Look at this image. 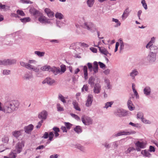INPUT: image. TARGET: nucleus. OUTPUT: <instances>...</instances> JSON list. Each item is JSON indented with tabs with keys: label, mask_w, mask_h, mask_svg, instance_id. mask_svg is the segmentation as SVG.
<instances>
[{
	"label": "nucleus",
	"mask_w": 158,
	"mask_h": 158,
	"mask_svg": "<svg viewBox=\"0 0 158 158\" xmlns=\"http://www.w3.org/2000/svg\"><path fill=\"white\" fill-rule=\"evenodd\" d=\"M1 104L0 102V110L6 114L11 113L16 110L19 104L17 101H6L3 104L2 106H1Z\"/></svg>",
	"instance_id": "nucleus-1"
},
{
	"label": "nucleus",
	"mask_w": 158,
	"mask_h": 158,
	"mask_svg": "<svg viewBox=\"0 0 158 158\" xmlns=\"http://www.w3.org/2000/svg\"><path fill=\"white\" fill-rule=\"evenodd\" d=\"M37 63V62L35 60H28L27 63L21 61L20 62V64L22 66L25 67L28 70H33L35 72L37 73L40 71L39 69L31 64H35Z\"/></svg>",
	"instance_id": "nucleus-2"
},
{
	"label": "nucleus",
	"mask_w": 158,
	"mask_h": 158,
	"mask_svg": "<svg viewBox=\"0 0 158 158\" xmlns=\"http://www.w3.org/2000/svg\"><path fill=\"white\" fill-rule=\"evenodd\" d=\"M114 114L117 116L122 117L130 115L131 112L121 108H118L114 111Z\"/></svg>",
	"instance_id": "nucleus-3"
},
{
	"label": "nucleus",
	"mask_w": 158,
	"mask_h": 158,
	"mask_svg": "<svg viewBox=\"0 0 158 158\" xmlns=\"http://www.w3.org/2000/svg\"><path fill=\"white\" fill-rule=\"evenodd\" d=\"M82 27L91 32H94L97 31V29L95 25L92 22L88 21L85 22L82 25Z\"/></svg>",
	"instance_id": "nucleus-4"
},
{
	"label": "nucleus",
	"mask_w": 158,
	"mask_h": 158,
	"mask_svg": "<svg viewBox=\"0 0 158 158\" xmlns=\"http://www.w3.org/2000/svg\"><path fill=\"white\" fill-rule=\"evenodd\" d=\"M81 120L85 125H89L93 123L92 119L86 115H82L81 118Z\"/></svg>",
	"instance_id": "nucleus-5"
},
{
	"label": "nucleus",
	"mask_w": 158,
	"mask_h": 158,
	"mask_svg": "<svg viewBox=\"0 0 158 158\" xmlns=\"http://www.w3.org/2000/svg\"><path fill=\"white\" fill-rule=\"evenodd\" d=\"M24 146V142L22 141L18 142L15 147L14 151L17 153H20L22 150Z\"/></svg>",
	"instance_id": "nucleus-6"
},
{
	"label": "nucleus",
	"mask_w": 158,
	"mask_h": 158,
	"mask_svg": "<svg viewBox=\"0 0 158 158\" xmlns=\"http://www.w3.org/2000/svg\"><path fill=\"white\" fill-rule=\"evenodd\" d=\"M156 52H150L147 56V59L151 63L154 62L156 59Z\"/></svg>",
	"instance_id": "nucleus-7"
},
{
	"label": "nucleus",
	"mask_w": 158,
	"mask_h": 158,
	"mask_svg": "<svg viewBox=\"0 0 158 158\" xmlns=\"http://www.w3.org/2000/svg\"><path fill=\"white\" fill-rule=\"evenodd\" d=\"M12 38V36L11 35H6L5 38V42L4 44L8 45H11L13 44V41H11L10 39Z\"/></svg>",
	"instance_id": "nucleus-8"
},
{
	"label": "nucleus",
	"mask_w": 158,
	"mask_h": 158,
	"mask_svg": "<svg viewBox=\"0 0 158 158\" xmlns=\"http://www.w3.org/2000/svg\"><path fill=\"white\" fill-rule=\"evenodd\" d=\"M98 47L100 52L106 56L107 57H110L111 55V54L109 53L105 48L103 47H100L98 46H95Z\"/></svg>",
	"instance_id": "nucleus-9"
},
{
	"label": "nucleus",
	"mask_w": 158,
	"mask_h": 158,
	"mask_svg": "<svg viewBox=\"0 0 158 158\" xmlns=\"http://www.w3.org/2000/svg\"><path fill=\"white\" fill-rule=\"evenodd\" d=\"M93 91L95 94H98L101 92V85L98 83L95 84L94 85Z\"/></svg>",
	"instance_id": "nucleus-10"
},
{
	"label": "nucleus",
	"mask_w": 158,
	"mask_h": 158,
	"mask_svg": "<svg viewBox=\"0 0 158 158\" xmlns=\"http://www.w3.org/2000/svg\"><path fill=\"white\" fill-rule=\"evenodd\" d=\"M119 43V45H120V52L121 53L124 49V47L128 46L127 44L126 43H124L121 38L119 39L118 40V42Z\"/></svg>",
	"instance_id": "nucleus-11"
},
{
	"label": "nucleus",
	"mask_w": 158,
	"mask_h": 158,
	"mask_svg": "<svg viewBox=\"0 0 158 158\" xmlns=\"http://www.w3.org/2000/svg\"><path fill=\"white\" fill-rule=\"evenodd\" d=\"M131 97H130L127 102V104L129 110L130 111H132L135 109L134 105L133 104L131 100Z\"/></svg>",
	"instance_id": "nucleus-12"
},
{
	"label": "nucleus",
	"mask_w": 158,
	"mask_h": 158,
	"mask_svg": "<svg viewBox=\"0 0 158 158\" xmlns=\"http://www.w3.org/2000/svg\"><path fill=\"white\" fill-rule=\"evenodd\" d=\"M30 14L36 17L40 15V12L33 7H31L29 10Z\"/></svg>",
	"instance_id": "nucleus-13"
},
{
	"label": "nucleus",
	"mask_w": 158,
	"mask_h": 158,
	"mask_svg": "<svg viewBox=\"0 0 158 158\" xmlns=\"http://www.w3.org/2000/svg\"><path fill=\"white\" fill-rule=\"evenodd\" d=\"M47 112L45 110H44L40 113L38 115V118L41 120H44L47 118Z\"/></svg>",
	"instance_id": "nucleus-14"
},
{
	"label": "nucleus",
	"mask_w": 158,
	"mask_h": 158,
	"mask_svg": "<svg viewBox=\"0 0 158 158\" xmlns=\"http://www.w3.org/2000/svg\"><path fill=\"white\" fill-rule=\"evenodd\" d=\"M39 21L42 23L45 24L46 23H49L50 21L49 19H47L44 16H41L38 18Z\"/></svg>",
	"instance_id": "nucleus-15"
},
{
	"label": "nucleus",
	"mask_w": 158,
	"mask_h": 158,
	"mask_svg": "<svg viewBox=\"0 0 158 158\" xmlns=\"http://www.w3.org/2000/svg\"><path fill=\"white\" fill-rule=\"evenodd\" d=\"M122 135H130L135 134L136 133L135 131L131 130L121 131Z\"/></svg>",
	"instance_id": "nucleus-16"
},
{
	"label": "nucleus",
	"mask_w": 158,
	"mask_h": 158,
	"mask_svg": "<svg viewBox=\"0 0 158 158\" xmlns=\"http://www.w3.org/2000/svg\"><path fill=\"white\" fill-rule=\"evenodd\" d=\"M151 89L150 87L148 86H146L143 89V94L146 96H149L151 94Z\"/></svg>",
	"instance_id": "nucleus-17"
},
{
	"label": "nucleus",
	"mask_w": 158,
	"mask_h": 158,
	"mask_svg": "<svg viewBox=\"0 0 158 158\" xmlns=\"http://www.w3.org/2000/svg\"><path fill=\"white\" fill-rule=\"evenodd\" d=\"M135 145L137 147V150L138 151H140V148H144L145 147V144L143 142L137 141L135 143Z\"/></svg>",
	"instance_id": "nucleus-18"
},
{
	"label": "nucleus",
	"mask_w": 158,
	"mask_h": 158,
	"mask_svg": "<svg viewBox=\"0 0 158 158\" xmlns=\"http://www.w3.org/2000/svg\"><path fill=\"white\" fill-rule=\"evenodd\" d=\"M139 74V72L137 69H133L129 73V75L132 79H134L135 77L138 76Z\"/></svg>",
	"instance_id": "nucleus-19"
},
{
	"label": "nucleus",
	"mask_w": 158,
	"mask_h": 158,
	"mask_svg": "<svg viewBox=\"0 0 158 158\" xmlns=\"http://www.w3.org/2000/svg\"><path fill=\"white\" fill-rule=\"evenodd\" d=\"M51 72L55 75L60 74V68L55 66L51 67L50 70Z\"/></svg>",
	"instance_id": "nucleus-20"
},
{
	"label": "nucleus",
	"mask_w": 158,
	"mask_h": 158,
	"mask_svg": "<svg viewBox=\"0 0 158 158\" xmlns=\"http://www.w3.org/2000/svg\"><path fill=\"white\" fill-rule=\"evenodd\" d=\"M130 10H129V8H127L124 11V12L122 16V19L123 20H124L129 15L130 13Z\"/></svg>",
	"instance_id": "nucleus-21"
},
{
	"label": "nucleus",
	"mask_w": 158,
	"mask_h": 158,
	"mask_svg": "<svg viewBox=\"0 0 158 158\" xmlns=\"http://www.w3.org/2000/svg\"><path fill=\"white\" fill-rule=\"evenodd\" d=\"M93 96L91 94L89 95L86 101L85 105L87 107H89L91 106L93 101Z\"/></svg>",
	"instance_id": "nucleus-22"
},
{
	"label": "nucleus",
	"mask_w": 158,
	"mask_h": 158,
	"mask_svg": "<svg viewBox=\"0 0 158 158\" xmlns=\"http://www.w3.org/2000/svg\"><path fill=\"white\" fill-rule=\"evenodd\" d=\"M55 82V81L50 78H47L42 82L43 84L47 83L50 85H52Z\"/></svg>",
	"instance_id": "nucleus-23"
},
{
	"label": "nucleus",
	"mask_w": 158,
	"mask_h": 158,
	"mask_svg": "<svg viewBox=\"0 0 158 158\" xmlns=\"http://www.w3.org/2000/svg\"><path fill=\"white\" fill-rule=\"evenodd\" d=\"M33 127L34 126L32 124H30L24 127V131L26 133L29 134L33 130Z\"/></svg>",
	"instance_id": "nucleus-24"
},
{
	"label": "nucleus",
	"mask_w": 158,
	"mask_h": 158,
	"mask_svg": "<svg viewBox=\"0 0 158 158\" xmlns=\"http://www.w3.org/2000/svg\"><path fill=\"white\" fill-rule=\"evenodd\" d=\"M146 48L147 49H148L150 51V52H154L157 53V46L154 45H152L151 46L148 45V47L147 48L146 46Z\"/></svg>",
	"instance_id": "nucleus-25"
},
{
	"label": "nucleus",
	"mask_w": 158,
	"mask_h": 158,
	"mask_svg": "<svg viewBox=\"0 0 158 158\" xmlns=\"http://www.w3.org/2000/svg\"><path fill=\"white\" fill-rule=\"evenodd\" d=\"M93 74H94L98 72V62L97 61H94L93 63Z\"/></svg>",
	"instance_id": "nucleus-26"
},
{
	"label": "nucleus",
	"mask_w": 158,
	"mask_h": 158,
	"mask_svg": "<svg viewBox=\"0 0 158 158\" xmlns=\"http://www.w3.org/2000/svg\"><path fill=\"white\" fill-rule=\"evenodd\" d=\"M44 11L49 17L52 18L54 16V13L50 9L48 8H45Z\"/></svg>",
	"instance_id": "nucleus-27"
},
{
	"label": "nucleus",
	"mask_w": 158,
	"mask_h": 158,
	"mask_svg": "<svg viewBox=\"0 0 158 158\" xmlns=\"http://www.w3.org/2000/svg\"><path fill=\"white\" fill-rule=\"evenodd\" d=\"M32 78V75L30 72H26L24 74L23 78L26 80H29Z\"/></svg>",
	"instance_id": "nucleus-28"
},
{
	"label": "nucleus",
	"mask_w": 158,
	"mask_h": 158,
	"mask_svg": "<svg viewBox=\"0 0 158 158\" xmlns=\"http://www.w3.org/2000/svg\"><path fill=\"white\" fill-rule=\"evenodd\" d=\"M10 7L7 5H2L0 2V10H2L3 11H5L9 10Z\"/></svg>",
	"instance_id": "nucleus-29"
},
{
	"label": "nucleus",
	"mask_w": 158,
	"mask_h": 158,
	"mask_svg": "<svg viewBox=\"0 0 158 158\" xmlns=\"http://www.w3.org/2000/svg\"><path fill=\"white\" fill-rule=\"evenodd\" d=\"M72 104L74 108L76 110L79 111H81V109L78 106V103L76 101H73Z\"/></svg>",
	"instance_id": "nucleus-30"
},
{
	"label": "nucleus",
	"mask_w": 158,
	"mask_h": 158,
	"mask_svg": "<svg viewBox=\"0 0 158 158\" xmlns=\"http://www.w3.org/2000/svg\"><path fill=\"white\" fill-rule=\"evenodd\" d=\"M74 130L77 133L79 134L82 132V129L81 127L80 126H76L74 128Z\"/></svg>",
	"instance_id": "nucleus-31"
},
{
	"label": "nucleus",
	"mask_w": 158,
	"mask_h": 158,
	"mask_svg": "<svg viewBox=\"0 0 158 158\" xmlns=\"http://www.w3.org/2000/svg\"><path fill=\"white\" fill-rule=\"evenodd\" d=\"M51 67L49 65H45L41 67L40 69L43 71H48L50 72Z\"/></svg>",
	"instance_id": "nucleus-32"
},
{
	"label": "nucleus",
	"mask_w": 158,
	"mask_h": 158,
	"mask_svg": "<svg viewBox=\"0 0 158 158\" xmlns=\"http://www.w3.org/2000/svg\"><path fill=\"white\" fill-rule=\"evenodd\" d=\"M22 131H14L12 132L13 135L15 137L17 138L22 134Z\"/></svg>",
	"instance_id": "nucleus-33"
},
{
	"label": "nucleus",
	"mask_w": 158,
	"mask_h": 158,
	"mask_svg": "<svg viewBox=\"0 0 158 158\" xmlns=\"http://www.w3.org/2000/svg\"><path fill=\"white\" fill-rule=\"evenodd\" d=\"M64 20H63L62 19H61V20H57L56 21V26L60 27L64 24Z\"/></svg>",
	"instance_id": "nucleus-34"
},
{
	"label": "nucleus",
	"mask_w": 158,
	"mask_h": 158,
	"mask_svg": "<svg viewBox=\"0 0 158 158\" xmlns=\"http://www.w3.org/2000/svg\"><path fill=\"white\" fill-rule=\"evenodd\" d=\"M105 82L106 84V86L108 89H110L112 88V85L110 84V81L109 79L107 78H105Z\"/></svg>",
	"instance_id": "nucleus-35"
},
{
	"label": "nucleus",
	"mask_w": 158,
	"mask_h": 158,
	"mask_svg": "<svg viewBox=\"0 0 158 158\" xmlns=\"http://www.w3.org/2000/svg\"><path fill=\"white\" fill-rule=\"evenodd\" d=\"M53 130L54 131L55 136L56 137H58L59 134L58 133L60 132V130L59 128L56 127H54L53 128Z\"/></svg>",
	"instance_id": "nucleus-36"
},
{
	"label": "nucleus",
	"mask_w": 158,
	"mask_h": 158,
	"mask_svg": "<svg viewBox=\"0 0 158 158\" xmlns=\"http://www.w3.org/2000/svg\"><path fill=\"white\" fill-rule=\"evenodd\" d=\"M58 99L63 102L64 104L66 103V102L65 99V98L60 93L59 94L58 97Z\"/></svg>",
	"instance_id": "nucleus-37"
},
{
	"label": "nucleus",
	"mask_w": 158,
	"mask_h": 158,
	"mask_svg": "<svg viewBox=\"0 0 158 158\" xmlns=\"http://www.w3.org/2000/svg\"><path fill=\"white\" fill-rule=\"evenodd\" d=\"M141 153L145 157H149L151 156V154L149 153V152L146 150H142L141 152Z\"/></svg>",
	"instance_id": "nucleus-38"
},
{
	"label": "nucleus",
	"mask_w": 158,
	"mask_h": 158,
	"mask_svg": "<svg viewBox=\"0 0 158 158\" xmlns=\"http://www.w3.org/2000/svg\"><path fill=\"white\" fill-rule=\"evenodd\" d=\"M95 79L93 77H90L88 80V83L90 85L91 87L94 86Z\"/></svg>",
	"instance_id": "nucleus-39"
},
{
	"label": "nucleus",
	"mask_w": 158,
	"mask_h": 158,
	"mask_svg": "<svg viewBox=\"0 0 158 158\" xmlns=\"http://www.w3.org/2000/svg\"><path fill=\"white\" fill-rule=\"evenodd\" d=\"M83 70L84 73V78L86 80L88 78L87 68L86 66H84L83 67Z\"/></svg>",
	"instance_id": "nucleus-40"
},
{
	"label": "nucleus",
	"mask_w": 158,
	"mask_h": 158,
	"mask_svg": "<svg viewBox=\"0 0 158 158\" xmlns=\"http://www.w3.org/2000/svg\"><path fill=\"white\" fill-rule=\"evenodd\" d=\"M113 104V102H107L105 104V106H103L104 108L107 109L109 107H111L112 105Z\"/></svg>",
	"instance_id": "nucleus-41"
},
{
	"label": "nucleus",
	"mask_w": 158,
	"mask_h": 158,
	"mask_svg": "<svg viewBox=\"0 0 158 158\" xmlns=\"http://www.w3.org/2000/svg\"><path fill=\"white\" fill-rule=\"evenodd\" d=\"M34 53L39 57L43 56H44L45 54L44 52H41L38 51H35Z\"/></svg>",
	"instance_id": "nucleus-42"
},
{
	"label": "nucleus",
	"mask_w": 158,
	"mask_h": 158,
	"mask_svg": "<svg viewBox=\"0 0 158 158\" xmlns=\"http://www.w3.org/2000/svg\"><path fill=\"white\" fill-rule=\"evenodd\" d=\"M155 41V38L154 37H152L151 38V40L146 45V47H148V45L151 46L153 45Z\"/></svg>",
	"instance_id": "nucleus-43"
},
{
	"label": "nucleus",
	"mask_w": 158,
	"mask_h": 158,
	"mask_svg": "<svg viewBox=\"0 0 158 158\" xmlns=\"http://www.w3.org/2000/svg\"><path fill=\"white\" fill-rule=\"evenodd\" d=\"M55 16L56 18L58 19V20H61V19H62L63 17V15L61 13L59 12L56 13Z\"/></svg>",
	"instance_id": "nucleus-44"
},
{
	"label": "nucleus",
	"mask_w": 158,
	"mask_h": 158,
	"mask_svg": "<svg viewBox=\"0 0 158 158\" xmlns=\"http://www.w3.org/2000/svg\"><path fill=\"white\" fill-rule=\"evenodd\" d=\"M66 70V66L62 64L60 66V74H62L64 73Z\"/></svg>",
	"instance_id": "nucleus-45"
},
{
	"label": "nucleus",
	"mask_w": 158,
	"mask_h": 158,
	"mask_svg": "<svg viewBox=\"0 0 158 158\" xmlns=\"http://www.w3.org/2000/svg\"><path fill=\"white\" fill-rule=\"evenodd\" d=\"M20 20L23 23H26L27 22H29L31 21V19L29 17H26L23 19H20Z\"/></svg>",
	"instance_id": "nucleus-46"
},
{
	"label": "nucleus",
	"mask_w": 158,
	"mask_h": 158,
	"mask_svg": "<svg viewBox=\"0 0 158 158\" xmlns=\"http://www.w3.org/2000/svg\"><path fill=\"white\" fill-rule=\"evenodd\" d=\"M76 148L80 150L81 151L84 152L85 151V148L80 144H77L76 145Z\"/></svg>",
	"instance_id": "nucleus-47"
},
{
	"label": "nucleus",
	"mask_w": 158,
	"mask_h": 158,
	"mask_svg": "<svg viewBox=\"0 0 158 158\" xmlns=\"http://www.w3.org/2000/svg\"><path fill=\"white\" fill-rule=\"evenodd\" d=\"M94 2V0H87V3L88 6L90 7H92Z\"/></svg>",
	"instance_id": "nucleus-48"
},
{
	"label": "nucleus",
	"mask_w": 158,
	"mask_h": 158,
	"mask_svg": "<svg viewBox=\"0 0 158 158\" xmlns=\"http://www.w3.org/2000/svg\"><path fill=\"white\" fill-rule=\"evenodd\" d=\"M56 107L57 110L59 112L63 111L64 110L63 108L61 106L60 104L59 103L57 104Z\"/></svg>",
	"instance_id": "nucleus-49"
},
{
	"label": "nucleus",
	"mask_w": 158,
	"mask_h": 158,
	"mask_svg": "<svg viewBox=\"0 0 158 158\" xmlns=\"http://www.w3.org/2000/svg\"><path fill=\"white\" fill-rule=\"evenodd\" d=\"M112 21L115 22L116 23V24L115 26V27H117L121 25L120 22L117 19L113 18Z\"/></svg>",
	"instance_id": "nucleus-50"
},
{
	"label": "nucleus",
	"mask_w": 158,
	"mask_h": 158,
	"mask_svg": "<svg viewBox=\"0 0 158 158\" xmlns=\"http://www.w3.org/2000/svg\"><path fill=\"white\" fill-rule=\"evenodd\" d=\"M70 114L73 118H75L78 121H80V118L77 115L73 113Z\"/></svg>",
	"instance_id": "nucleus-51"
},
{
	"label": "nucleus",
	"mask_w": 158,
	"mask_h": 158,
	"mask_svg": "<svg viewBox=\"0 0 158 158\" xmlns=\"http://www.w3.org/2000/svg\"><path fill=\"white\" fill-rule=\"evenodd\" d=\"M16 12L18 15H19L22 16H23L25 15V14L22 10H18L16 11Z\"/></svg>",
	"instance_id": "nucleus-52"
},
{
	"label": "nucleus",
	"mask_w": 158,
	"mask_h": 158,
	"mask_svg": "<svg viewBox=\"0 0 158 158\" xmlns=\"http://www.w3.org/2000/svg\"><path fill=\"white\" fill-rule=\"evenodd\" d=\"M103 145L106 148H111V143H109L107 142L103 143Z\"/></svg>",
	"instance_id": "nucleus-53"
},
{
	"label": "nucleus",
	"mask_w": 158,
	"mask_h": 158,
	"mask_svg": "<svg viewBox=\"0 0 158 158\" xmlns=\"http://www.w3.org/2000/svg\"><path fill=\"white\" fill-rule=\"evenodd\" d=\"M2 74L5 75H7L10 74V71L9 70L5 69L2 71Z\"/></svg>",
	"instance_id": "nucleus-54"
},
{
	"label": "nucleus",
	"mask_w": 158,
	"mask_h": 158,
	"mask_svg": "<svg viewBox=\"0 0 158 158\" xmlns=\"http://www.w3.org/2000/svg\"><path fill=\"white\" fill-rule=\"evenodd\" d=\"M135 150V149L133 147H130L128 148L127 150L125 151V153L128 154Z\"/></svg>",
	"instance_id": "nucleus-55"
},
{
	"label": "nucleus",
	"mask_w": 158,
	"mask_h": 158,
	"mask_svg": "<svg viewBox=\"0 0 158 158\" xmlns=\"http://www.w3.org/2000/svg\"><path fill=\"white\" fill-rule=\"evenodd\" d=\"M19 2L23 4L33 3V2L29 0H20Z\"/></svg>",
	"instance_id": "nucleus-56"
},
{
	"label": "nucleus",
	"mask_w": 158,
	"mask_h": 158,
	"mask_svg": "<svg viewBox=\"0 0 158 158\" xmlns=\"http://www.w3.org/2000/svg\"><path fill=\"white\" fill-rule=\"evenodd\" d=\"M112 147L114 148V149L116 148L118 145V141H115L111 143Z\"/></svg>",
	"instance_id": "nucleus-57"
},
{
	"label": "nucleus",
	"mask_w": 158,
	"mask_h": 158,
	"mask_svg": "<svg viewBox=\"0 0 158 158\" xmlns=\"http://www.w3.org/2000/svg\"><path fill=\"white\" fill-rule=\"evenodd\" d=\"M16 61V60L15 59H9V64L10 65L15 64Z\"/></svg>",
	"instance_id": "nucleus-58"
},
{
	"label": "nucleus",
	"mask_w": 158,
	"mask_h": 158,
	"mask_svg": "<svg viewBox=\"0 0 158 158\" xmlns=\"http://www.w3.org/2000/svg\"><path fill=\"white\" fill-rule=\"evenodd\" d=\"M141 3L144 9L145 10H147L148 9V7L145 0H142Z\"/></svg>",
	"instance_id": "nucleus-59"
},
{
	"label": "nucleus",
	"mask_w": 158,
	"mask_h": 158,
	"mask_svg": "<svg viewBox=\"0 0 158 158\" xmlns=\"http://www.w3.org/2000/svg\"><path fill=\"white\" fill-rule=\"evenodd\" d=\"M141 120L143 122L146 124H151V123L150 121L147 120L144 118H142Z\"/></svg>",
	"instance_id": "nucleus-60"
},
{
	"label": "nucleus",
	"mask_w": 158,
	"mask_h": 158,
	"mask_svg": "<svg viewBox=\"0 0 158 158\" xmlns=\"http://www.w3.org/2000/svg\"><path fill=\"white\" fill-rule=\"evenodd\" d=\"M88 90V87L87 85H84L81 88V91L83 92L85 90L87 91Z\"/></svg>",
	"instance_id": "nucleus-61"
},
{
	"label": "nucleus",
	"mask_w": 158,
	"mask_h": 158,
	"mask_svg": "<svg viewBox=\"0 0 158 158\" xmlns=\"http://www.w3.org/2000/svg\"><path fill=\"white\" fill-rule=\"evenodd\" d=\"M143 114L142 112H139L137 114V117L138 118H141V119L142 118H143Z\"/></svg>",
	"instance_id": "nucleus-62"
},
{
	"label": "nucleus",
	"mask_w": 158,
	"mask_h": 158,
	"mask_svg": "<svg viewBox=\"0 0 158 158\" xmlns=\"http://www.w3.org/2000/svg\"><path fill=\"white\" fill-rule=\"evenodd\" d=\"M3 65H7L9 64V59L3 60Z\"/></svg>",
	"instance_id": "nucleus-63"
},
{
	"label": "nucleus",
	"mask_w": 158,
	"mask_h": 158,
	"mask_svg": "<svg viewBox=\"0 0 158 158\" xmlns=\"http://www.w3.org/2000/svg\"><path fill=\"white\" fill-rule=\"evenodd\" d=\"M43 120H41L39 122L36 127L37 129L39 128H40L41 126L42 125V123H43Z\"/></svg>",
	"instance_id": "nucleus-64"
}]
</instances>
